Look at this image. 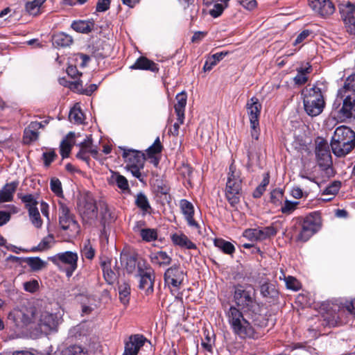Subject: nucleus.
Returning <instances> with one entry per match:
<instances>
[{
	"label": "nucleus",
	"mask_w": 355,
	"mask_h": 355,
	"mask_svg": "<svg viewBox=\"0 0 355 355\" xmlns=\"http://www.w3.org/2000/svg\"><path fill=\"white\" fill-rule=\"evenodd\" d=\"M150 257L152 263L159 266L169 264L171 261V257L162 251L152 252Z\"/></svg>",
	"instance_id": "7c9ffc66"
},
{
	"label": "nucleus",
	"mask_w": 355,
	"mask_h": 355,
	"mask_svg": "<svg viewBox=\"0 0 355 355\" xmlns=\"http://www.w3.org/2000/svg\"><path fill=\"white\" fill-rule=\"evenodd\" d=\"M181 214L188 225L191 227L199 229L200 225L194 218L195 209L193 203L187 200H181L179 202Z\"/></svg>",
	"instance_id": "dca6fc26"
},
{
	"label": "nucleus",
	"mask_w": 355,
	"mask_h": 355,
	"mask_svg": "<svg viewBox=\"0 0 355 355\" xmlns=\"http://www.w3.org/2000/svg\"><path fill=\"white\" fill-rule=\"evenodd\" d=\"M72 42L71 37L64 33H57L53 37V44L57 46H69Z\"/></svg>",
	"instance_id": "2f4dec72"
},
{
	"label": "nucleus",
	"mask_w": 355,
	"mask_h": 355,
	"mask_svg": "<svg viewBox=\"0 0 355 355\" xmlns=\"http://www.w3.org/2000/svg\"><path fill=\"white\" fill-rule=\"evenodd\" d=\"M98 207L100 209L101 214V223L105 230L106 225H108L112 223L114 220L115 217L110 211L107 205L105 202H99Z\"/></svg>",
	"instance_id": "393cba45"
},
{
	"label": "nucleus",
	"mask_w": 355,
	"mask_h": 355,
	"mask_svg": "<svg viewBox=\"0 0 355 355\" xmlns=\"http://www.w3.org/2000/svg\"><path fill=\"white\" fill-rule=\"evenodd\" d=\"M130 293V287L128 283L123 282L119 286V300L124 305H127L129 302Z\"/></svg>",
	"instance_id": "58836bf2"
},
{
	"label": "nucleus",
	"mask_w": 355,
	"mask_h": 355,
	"mask_svg": "<svg viewBox=\"0 0 355 355\" xmlns=\"http://www.w3.org/2000/svg\"><path fill=\"white\" fill-rule=\"evenodd\" d=\"M140 236L146 242L155 241L157 238V232L155 229L145 228L140 230Z\"/></svg>",
	"instance_id": "49530a36"
},
{
	"label": "nucleus",
	"mask_w": 355,
	"mask_h": 355,
	"mask_svg": "<svg viewBox=\"0 0 355 355\" xmlns=\"http://www.w3.org/2000/svg\"><path fill=\"white\" fill-rule=\"evenodd\" d=\"M245 107L249 116L250 123L254 124L259 123V116L262 105L259 99L255 96L252 97L247 101Z\"/></svg>",
	"instance_id": "aec40b11"
},
{
	"label": "nucleus",
	"mask_w": 355,
	"mask_h": 355,
	"mask_svg": "<svg viewBox=\"0 0 355 355\" xmlns=\"http://www.w3.org/2000/svg\"><path fill=\"white\" fill-rule=\"evenodd\" d=\"M24 289L29 293H35L39 289V283L36 279H32L23 284Z\"/></svg>",
	"instance_id": "13d9d810"
},
{
	"label": "nucleus",
	"mask_w": 355,
	"mask_h": 355,
	"mask_svg": "<svg viewBox=\"0 0 355 355\" xmlns=\"http://www.w3.org/2000/svg\"><path fill=\"white\" fill-rule=\"evenodd\" d=\"M340 12L347 31L352 34L355 33V4L350 2L342 3L340 6Z\"/></svg>",
	"instance_id": "4468645a"
},
{
	"label": "nucleus",
	"mask_w": 355,
	"mask_h": 355,
	"mask_svg": "<svg viewBox=\"0 0 355 355\" xmlns=\"http://www.w3.org/2000/svg\"><path fill=\"white\" fill-rule=\"evenodd\" d=\"M103 275L106 282L112 284L116 279V274L111 269L108 268L105 264L103 265Z\"/></svg>",
	"instance_id": "680f3d73"
},
{
	"label": "nucleus",
	"mask_w": 355,
	"mask_h": 355,
	"mask_svg": "<svg viewBox=\"0 0 355 355\" xmlns=\"http://www.w3.org/2000/svg\"><path fill=\"white\" fill-rule=\"evenodd\" d=\"M53 241V237L52 236H48L45 237L37 245V250H44L50 248V244Z\"/></svg>",
	"instance_id": "69168bd1"
},
{
	"label": "nucleus",
	"mask_w": 355,
	"mask_h": 355,
	"mask_svg": "<svg viewBox=\"0 0 355 355\" xmlns=\"http://www.w3.org/2000/svg\"><path fill=\"white\" fill-rule=\"evenodd\" d=\"M64 355H87V353L80 346L73 345L67 349Z\"/></svg>",
	"instance_id": "0e129e2a"
},
{
	"label": "nucleus",
	"mask_w": 355,
	"mask_h": 355,
	"mask_svg": "<svg viewBox=\"0 0 355 355\" xmlns=\"http://www.w3.org/2000/svg\"><path fill=\"white\" fill-rule=\"evenodd\" d=\"M283 198V191L282 189H274L270 193L271 202L277 205L281 203Z\"/></svg>",
	"instance_id": "bf43d9fd"
},
{
	"label": "nucleus",
	"mask_w": 355,
	"mask_h": 355,
	"mask_svg": "<svg viewBox=\"0 0 355 355\" xmlns=\"http://www.w3.org/2000/svg\"><path fill=\"white\" fill-rule=\"evenodd\" d=\"M261 293L264 297H275L278 292L273 284L265 282L261 286Z\"/></svg>",
	"instance_id": "79ce46f5"
},
{
	"label": "nucleus",
	"mask_w": 355,
	"mask_h": 355,
	"mask_svg": "<svg viewBox=\"0 0 355 355\" xmlns=\"http://www.w3.org/2000/svg\"><path fill=\"white\" fill-rule=\"evenodd\" d=\"M241 173L236 171V166L232 164L230 166L227 181L225 189V197L233 207L239 203L241 193Z\"/></svg>",
	"instance_id": "7ed1b4c3"
},
{
	"label": "nucleus",
	"mask_w": 355,
	"mask_h": 355,
	"mask_svg": "<svg viewBox=\"0 0 355 355\" xmlns=\"http://www.w3.org/2000/svg\"><path fill=\"white\" fill-rule=\"evenodd\" d=\"M39 325L43 331H55L58 325V320L56 315L49 312H43L40 315Z\"/></svg>",
	"instance_id": "4be33fe9"
},
{
	"label": "nucleus",
	"mask_w": 355,
	"mask_h": 355,
	"mask_svg": "<svg viewBox=\"0 0 355 355\" xmlns=\"http://www.w3.org/2000/svg\"><path fill=\"white\" fill-rule=\"evenodd\" d=\"M110 182L112 184H116L117 187L122 190H126L128 189V182L127 179L119 173H112L110 178Z\"/></svg>",
	"instance_id": "c9c22d12"
},
{
	"label": "nucleus",
	"mask_w": 355,
	"mask_h": 355,
	"mask_svg": "<svg viewBox=\"0 0 355 355\" xmlns=\"http://www.w3.org/2000/svg\"><path fill=\"white\" fill-rule=\"evenodd\" d=\"M139 285V288L145 291L146 295H149L153 292L154 284V272L150 267L142 268L140 263L138 265Z\"/></svg>",
	"instance_id": "ddd939ff"
},
{
	"label": "nucleus",
	"mask_w": 355,
	"mask_h": 355,
	"mask_svg": "<svg viewBox=\"0 0 355 355\" xmlns=\"http://www.w3.org/2000/svg\"><path fill=\"white\" fill-rule=\"evenodd\" d=\"M234 300L238 306L245 309V312L259 311V305L255 300V291L252 286L235 287Z\"/></svg>",
	"instance_id": "20e7f679"
},
{
	"label": "nucleus",
	"mask_w": 355,
	"mask_h": 355,
	"mask_svg": "<svg viewBox=\"0 0 355 355\" xmlns=\"http://www.w3.org/2000/svg\"><path fill=\"white\" fill-rule=\"evenodd\" d=\"M162 146L160 143L159 138L157 137L153 145L146 150L147 155L149 157L153 158L154 155L162 151Z\"/></svg>",
	"instance_id": "603ef678"
},
{
	"label": "nucleus",
	"mask_w": 355,
	"mask_h": 355,
	"mask_svg": "<svg viewBox=\"0 0 355 355\" xmlns=\"http://www.w3.org/2000/svg\"><path fill=\"white\" fill-rule=\"evenodd\" d=\"M46 0H33L26 3V10L30 15H35L39 12L40 7Z\"/></svg>",
	"instance_id": "a18cd8bd"
},
{
	"label": "nucleus",
	"mask_w": 355,
	"mask_h": 355,
	"mask_svg": "<svg viewBox=\"0 0 355 355\" xmlns=\"http://www.w3.org/2000/svg\"><path fill=\"white\" fill-rule=\"evenodd\" d=\"M51 260L60 268H63L67 277H71L77 268L78 256L71 252L59 254Z\"/></svg>",
	"instance_id": "6e6552de"
},
{
	"label": "nucleus",
	"mask_w": 355,
	"mask_h": 355,
	"mask_svg": "<svg viewBox=\"0 0 355 355\" xmlns=\"http://www.w3.org/2000/svg\"><path fill=\"white\" fill-rule=\"evenodd\" d=\"M122 156L127 164V168L132 174L139 178L141 177L140 170L144 168L145 155L141 151L132 149H123Z\"/></svg>",
	"instance_id": "39448f33"
},
{
	"label": "nucleus",
	"mask_w": 355,
	"mask_h": 355,
	"mask_svg": "<svg viewBox=\"0 0 355 355\" xmlns=\"http://www.w3.org/2000/svg\"><path fill=\"white\" fill-rule=\"evenodd\" d=\"M199 11L198 0H179V15L187 21H193Z\"/></svg>",
	"instance_id": "f8f14e48"
},
{
	"label": "nucleus",
	"mask_w": 355,
	"mask_h": 355,
	"mask_svg": "<svg viewBox=\"0 0 355 355\" xmlns=\"http://www.w3.org/2000/svg\"><path fill=\"white\" fill-rule=\"evenodd\" d=\"M178 268L175 266L171 267L166 270L164 274L165 283L168 285L171 293L178 297Z\"/></svg>",
	"instance_id": "b1692460"
},
{
	"label": "nucleus",
	"mask_w": 355,
	"mask_h": 355,
	"mask_svg": "<svg viewBox=\"0 0 355 355\" xmlns=\"http://www.w3.org/2000/svg\"><path fill=\"white\" fill-rule=\"evenodd\" d=\"M132 69L150 70L151 71H157V64L147 58L141 56L130 67Z\"/></svg>",
	"instance_id": "bb28decb"
},
{
	"label": "nucleus",
	"mask_w": 355,
	"mask_h": 355,
	"mask_svg": "<svg viewBox=\"0 0 355 355\" xmlns=\"http://www.w3.org/2000/svg\"><path fill=\"white\" fill-rule=\"evenodd\" d=\"M340 188V182L338 181H335L324 190V191L322 193V196H325V195L334 196L338 192Z\"/></svg>",
	"instance_id": "864d4df0"
},
{
	"label": "nucleus",
	"mask_w": 355,
	"mask_h": 355,
	"mask_svg": "<svg viewBox=\"0 0 355 355\" xmlns=\"http://www.w3.org/2000/svg\"><path fill=\"white\" fill-rule=\"evenodd\" d=\"M262 229L256 228V229H248L246 230L243 236L250 240L253 241H262L264 240Z\"/></svg>",
	"instance_id": "ea45409f"
},
{
	"label": "nucleus",
	"mask_w": 355,
	"mask_h": 355,
	"mask_svg": "<svg viewBox=\"0 0 355 355\" xmlns=\"http://www.w3.org/2000/svg\"><path fill=\"white\" fill-rule=\"evenodd\" d=\"M321 225L320 214L314 212L308 215L302 225V230L297 236V239L307 241L315 232L318 231Z\"/></svg>",
	"instance_id": "423d86ee"
},
{
	"label": "nucleus",
	"mask_w": 355,
	"mask_h": 355,
	"mask_svg": "<svg viewBox=\"0 0 355 355\" xmlns=\"http://www.w3.org/2000/svg\"><path fill=\"white\" fill-rule=\"evenodd\" d=\"M110 0H98L96 3V10L97 12H105L109 9Z\"/></svg>",
	"instance_id": "338daca9"
},
{
	"label": "nucleus",
	"mask_w": 355,
	"mask_h": 355,
	"mask_svg": "<svg viewBox=\"0 0 355 355\" xmlns=\"http://www.w3.org/2000/svg\"><path fill=\"white\" fill-rule=\"evenodd\" d=\"M315 152L318 165L322 169L329 168L332 164V159L328 142L323 138H317Z\"/></svg>",
	"instance_id": "0eeeda50"
},
{
	"label": "nucleus",
	"mask_w": 355,
	"mask_h": 355,
	"mask_svg": "<svg viewBox=\"0 0 355 355\" xmlns=\"http://www.w3.org/2000/svg\"><path fill=\"white\" fill-rule=\"evenodd\" d=\"M78 208L83 220L89 223L96 218L97 209L99 207L91 196L86 195L82 197L79 201Z\"/></svg>",
	"instance_id": "1a4fd4ad"
},
{
	"label": "nucleus",
	"mask_w": 355,
	"mask_h": 355,
	"mask_svg": "<svg viewBox=\"0 0 355 355\" xmlns=\"http://www.w3.org/2000/svg\"><path fill=\"white\" fill-rule=\"evenodd\" d=\"M51 191L57 196H60L62 194V189L61 182L58 178H52L50 182Z\"/></svg>",
	"instance_id": "5fc2aeb1"
},
{
	"label": "nucleus",
	"mask_w": 355,
	"mask_h": 355,
	"mask_svg": "<svg viewBox=\"0 0 355 355\" xmlns=\"http://www.w3.org/2000/svg\"><path fill=\"white\" fill-rule=\"evenodd\" d=\"M26 263L33 271H38L44 268L47 263L39 257H29L26 260Z\"/></svg>",
	"instance_id": "4c0bfd02"
},
{
	"label": "nucleus",
	"mask_w": 355,
	"mask_h": 355,
	"mask_svg": "<svg viewBox=\"0 0 355 355\" xmlns=\"http://www.w3.org/2000/svg\"><path fill=\"white\" fill-rule=\"evenodd\" d=\"M313 10L322 17H327L335 12L334 4L330 0H309Z\"/></svg>",
	"instance_id": "2eb2a0df"
},
{
	"label": "nucleus",
	"mask_w": 355,
	"mask_h": 355,
	"mask_svg": "<svg viewBox=\"0 0 355 355\" xmlns=\"http://www.w3.org/2000/svg\"><path fill=\"white\" fill-rule=\"evenodd\" d=\"M19 198L21 200V201L24 203L26 208L28 211H30V209L37 208V205L38 204L37 200L32 194H26V195H19L18 194Z\"/></svg>",
	"instance_id": "37998d69"
},
{
	"label": "nucleus",
	"mask_w": 355,
	"mask_h": 355,
	"mask_svg": "<svg viewBox=\"0 0 355 355\" xmlns=\"http://www.w3.org/2000/svg\"><path fill=\"white\" fill-rule=\"evenodd\" d=\"M83 116L80 108L74 106L69 112V119L75 123L80 124L83 122Z\"/></svg>",
	"instance_id": "c03bdc74"
},
{
	"label": "nucleus",
	"mask_w": 355,
	"mask_h": 355,
	"mask_svg": "<svg viewBox=\"0 0 355 355\" xmlns=\"http://www.w3.org/2000/svg\"><path fill=\"white\" fill-rule=\"evenodd\" d=\"M214 245L227 254H232L235 250V248L232 243L222 239H216L214 240Z\"/></svg>",
	"instance_id": "72a5a7b5"
},
{
	"label": "nucleus",
	"mask_w": 355,
	"mask_h": 355,
	"mask_svg": "<svg viewBox=\"0 0 355 355\" xmlns=\"http://www.w3.org/2000/svg\"><path fill=\"white\" fill-rule=\"evenodd\" d=\"M28 215L32 224L37 228H40L42 225V220L40 217V214L38 211L37 207L34 209H30Z\"/></svg>",
	"instance_id": "de8ad7c7"
},
{
	"label": "nucleus",
	"mask_w": 355,
	"mask_h": 355,
	"mask_svg": "<svg viewBox=\"0 0 355 355\" xmlns=\"http://www.w3.org/2000/svg\"><path fill=\"white\" fill-rule=\"evenodd\" d=\"M331 141L343 145L355 143V132L347 126H339L336 129Z\"/></svg>",
	"instance_id": "a211bd4d"
},
{
	"label": "nucleus",
	"mask_w": 355,
	"mask_h": 355,
	"mask_svg": "<svg viewBox=\"0 0 355 355\" xmlns=\"http://www.w3.org/2000/svg\"><path fill=\"white\" fill-rule=\"evenodd\" d=\"M17 185L18 183L15 182L6 184L0 191V202L11 201Z\"/></svg>",
	"instance_id": "c85d7f7f"
},
{
	"label": "nucleus",
	"mask_w": 355,
	"mask_h": 355,
	"mask_svg": "<svg viewBox=\"0 0 355 355\" xmlns=\"http://www.w3.org/2000/svg\"><path fill=\"white\" fill-rule=\"evenodd\" d=\"M93 24L87 21H74L71 24V28L76 32L82 33H88L92 30Z\"/></svg>",
	"instance_id": "f704fd0d"
},
{
	"label": "nucleus",
	"mask_w": 355,
	"mask_h": 355,
	"mask_svg": "<svg viewBox=\"0 0 355 355\" xmlns=\"http://www.w3.org/2000/svg\"><path fill=\"white\" fill-rule=\"evenodd\" d=\"M261 309L259 311H250V322L258 334L255 335V338H258L264 334V329L267 327L268 320L266 317L260 313Z\"/></svg>",
	"instance_id": "6ab92c4d"
},
{
	"label": "nucleus",
	"mask_w": 355,
	"mask_h": 355,
	"mask_svg": "<svg viewBox=\"0 0 355 355\" xmlns=\"http://www.w3.org/2000/svg\"><path fill=\"white\" fill-rule=\"evenodd\" d=\"M60 225L64 230H69L71 234H76L79 232V225L73 219L69 209L63 203L59 208Z\"/></svg>",
	"instance_id": "9d476101"
},
{
	"label": "nucleus",
	"mask_w": 355,
	"mask_h": 355,
	"mask_svg": "<svg viewBox=\"0 0 355 355\" xmlns=\"http://www.w3.org/2000/svg\"><path fill=\"white\" fill-rule=\"evenodd\" d=\"M297 202H291L290 201L286 200L285 202L284 205L282 207V211L284 214H290L291 213L296 207Z\"/></svg>",
	"instance_id": "774afa93"
},
{
	"label": "nucleus",
	"mask_w": 355,
	"mask_h": 355,
	"mask_svg": "<svg viewBox=\"0 0 355 355\" xmlns=\"http://www.w3.org/2000/svg\"><path fill=\"white\" fill-rule=\"evenodd\" d=\"M211 137V128L206 125L201 128L200 138L205 143H208Z\"/></svg>",
	"instance_id": "052dcab7"
},
{
	"label": "nucleus",
	"mask_w": 355,
	"mask_h": 355,
	"mask_svg": "<svg viewBox=\"0 0 355 355\" xmlns=\"http://www.w3.org/2000/svg\"><path fill=\"white\" fill-rule=\"evenodd\" d=\"M304 107L307 114L311 116L319 115L324 107V100L321 89L313 86L303 90Z\"/></svg>",
	"instance_id": "f03ea898"
},
{
	"label": "nucleus",
	"mask_w": 355,
	"mask_h": 355,
	"mask_svg": "<svg viewBox=\"0 0 355 355\" xmlns=\"http://www.w3.org/2000/svg\"><path fill=\"white\" fill-rule=\"evenodd\" d=\"M56 157L57 155L55 154L54 150H50L48 152L44 153L42 155V159L44 165L46 166H49Z\"/></svg>",
	"instance_id": "e2e57ef3"
},
{
	"label": "nucleus",
	"mask_w": 355,
	"mask_h": 355,
	"mask_svg": "<svg viewBox=\"0 0 355 355\" xmlns=\"http://www.w3.org/2000/svg\"><path fill=\"white\" fill-rule=\"evenodd\" d=\"M279 279H284L286 286L288 289H291L296 291L300 290L301 288V284L296 278L292 276L286 277L285 274L282 270H281V275L279 276Z\"/></svg>",
	"instance_id": "e433bc0d"
},
{
	"label": "nucleus",
	"mask_w": 355,
	"mask_h": 355,
	"mask_svg": "<svg viewBox=\"0 0 355 355\" xmlns=\"http://www.w3.org/2000/svg\"><path fill=\"white\" fill-rule=\"evenodd\" d=\"M333 153L338 157H343L348 154L355 147V143H346V144L331 142Z\"/></svg>",
	"instance_id": "cd10ccee"
},
{
	"label": "nucleus",
	"mask_w": 355,
	"mask_h": 355,
	"mask_svg": "<svg viewBox=\"0 0 355 355\" xmlns=\"http://www.w3.org/2000/svg\"><path fill=\"white\" fill-rule=\"evenodd\" d=\"M312 71L311 65L306 63L305 66L300 67L297 69V74L293 78L296 85H302L308 81L307 74L310 73Z\"/></svg>",
	"instance_id": "c756f323"
},
{
	"label": "nucleus",
	"mask_w": 355,
	"mask_h": 355,
	"mask_svg": "<svg viewBox=\"0 0 355 355\" xmlns=\"http://www.w3.org/2000/svg\"><path fill=\"white\" fill-rule=\"evenodd\" d=\"M74 137V132H70L67 134L66 138L62 141L60 144V155L63 159L69 156L71 148L75 144Z\"/></svg>",
	"instance_id": "a878e982"
},
{
	"label": "nucleus",
	"mask_w": 355,
	"mask_h": 355,
	"mask_svg": "<svg viewBox=\"0 0 355 355\" xmlns=\"http://www.w3.org/2000/svg\"><path fill=\"white\" fill-rule=\"evenodd\" d=\"M227 0H225V2L214 3L213 8L209 10L210 15L214 18L219 17L223 12L224 8L227 6Z\"/></svg>",
	"instance_id": "8fccbe9b"
},
{
	"label": "nucleus",
	"mask_w": 355,
	"mask_h": 355,
	"mask_svg": "<svg viewBox=\"0 0 355 355\" xmlns=\"http://www.w3.org/2000/svg\"><path fill=\"white\" fill-rule=\"evenodd\" d=\"M80 148L79 151L76 154V157L89 164L90 155L94 159H98V150L96 146L93 144L92 136H88L81 143L78 144Z\"/></svg>",
	"instance_id": "9b49d317"
},
{
	"label": "nucleus",
	"mask_w": 355,
	"mask_h": 355,
	"mask_svg": "<svg viewBox=\"0 0 355 355\" xmlns=\"http://www.w3.org/2000/svg\"><path fill=\"white\" fill-rule=\"evenodd\" d=\"M347 92H355V73L348 76L344 83V86L338 91V95L343 98Z\"/></svg>",
	"instance_id": "473e14b6"
},
{
	"label": "nucleus",
	"mask_w": 355,
	"mask_h": 355,
	"mask_svg": "<svg viewBox=\"0 0 355 355\" xmlns=\"http://www.w3.org/2000/svg\"><path fill=\"white\" fill-rule=\"evenodd\" d=\"M137 205L144 211H147L150 205L146 196L142 193L138 194L136 199Z\"/></svg>",
	"instance_id": "6e6d98bb"
},
{
	"label": "nucleus",
	"mask_w": 355,
	"mask_h": 355,
	"mask_svg": "<svg viewBox=\"0 0 355 355\" xmlns=\"http://www.w3.org/2000/svg\"><path fill=\"white\" fill-rule=\"evenodd\" d=\"M180 173L183 179L185 180L187 184L191 187V175L192 173L191 168L187 164L183 163L182 166L179 168V173Z\"/></svg>",
	"instance_id": "3c124183"
},
{
	"label": "nucleus",
	"mask_w": 355,
	"mask_h": 355,
	"mask_svg": "<svg viewBox=\"0 0 355 355\" xmlns=\"http://www.w3.org/2000/svg\"><path fill=\"white\" fill-rule=\"evenodd\" d=\"M24 134V140L26 143L37 140L39 137V132L37 130L29 128L28 130H25Z\"/></svg>",
	"instance_id": "4d7b16f0"
},
{
	"label": "nucleus",
	"mask_w": 355,
	"mask_h": 355,
	"mask_svg": "<svg viewBox=\"0 0 355 355\" xmlns=\"http://www.w3.org/2000/svg\"><path fill=\"white\" fill-rule=\"evenodd\" d=\"M228 321L233 332L241 338H255L258 331L250 320V312L243 313L239 309L231 306L227 312Z\"/></svg>",
	"instance_id": "f257e3e1"
},
{
	"label": "nucleus",
	"mask_w": 355,
	"mask_h": 355,
	"mask_svg": "<svg viewBox=\"0 0 355 355\" xmlns=\"http://www.w3.org/2000/svg\"><path fill=\"white\" fill-rule=\"evenodd\" d=\"M179 247L184 248L187 250L197 249L196 245L183 233L179 234Z\"/></svg>",
	"instance_id": "09e8293b"
},
{
	"label": "nucleus",
	"mask_w": 355,
	"mask_h": 355,
	"mask_svg": "<svg viewBox=\"0 0 355 355\" xmlns=\"http://www.w3.org/2000/svg\"><path fill=\"white\" fill-rule=\"evenodd\" d=\"M187 94L185 91L179 93V124L184 123V107L187 104Z\"/></svg>",
	"instance_id": "a19ab883"
},
{
	"label": "nucleus",
	"mask_w": 355,
	"mask_h": 355,
	"mask_svg": "<svg viewBox=\"0 0 355 355\" xmlns=\"http://www.w3.org/2000/svg\"><path fill=\"white\" fill-rule=\"evenodd\" d=\"M146 339L139 334L131 336L125 344L124 355H137Z\"/></svg>",
	"instance_id": "412c9836"
},
{
	"label": "nucleus",
	"mask_w": 355,
	"mask_h": 355,
	"mask_svg": "<svg viewBox=\"0 0 355 355\" xmlns=\"http://www.w3.org/2000/svg\"><path fill=\"white\" fill-rule=\"evenodd\" d=\"M343 102V106L339 112L345 119H355V97L351 95H345Z\"/></svg>",
	"instance_id": "5701e85b"
},
{
	"label": "nucleus",
	"mask_w": 355,
	"mask_h": 355,
	"mask_svg": "<svg viewBox=\"0 0 355 355\" xmlns=\"http://www.w3.org/2000/svg\"><path fill=\"white\" fill-rule=\"evenodd\" d=\"M13 315L17 326H26L33 322L35 318V309L29 307L17 309L14 311Z\"/></svg>",
	"instance_id": "f3484780"
}]
</instances>
